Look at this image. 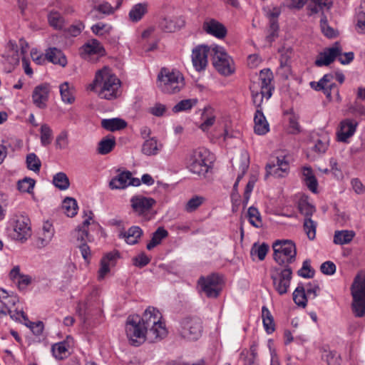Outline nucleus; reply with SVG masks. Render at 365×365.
<instances>
[{
  "label": "nucleus",
  "instance_id": "1",
  "mask_svg": "<svg viewBox=\"0 0 365 365\" xmlns=\"http://www.w3.org/2000/svg\"><path fill=\"white\" fill-rule=\"evenodd\" d=\"M120 84L119 78L105 66L96 71L93 83L87 88L95 91L101 98L113 100L119 96Z\"/></svg>",
  "mask_w": 365,
  "mask_h": 365
},
{
  "label": "nucleus",
  "instance_id": "2",
  "mask_svg": "<svg viewBox=\"0 0 365 365\" xmlns=\"http://www.w3.org/2000/svg\"><path fill=\"white\" fill-rule=\"evenodd\" d=\"M161 319L162 315L160 312L151 307H149L145 311L142 318H140L141 324L147 331L148 339L150 341L162 339L167 334L166 329L161 322Z\"/></svg>",
  "mask_w": 365,
  "mask_h": 365
},
{
  "label": "nucleus",
  "instance_id": "3",
  "mask_svg": "<svg viewBox=\"0 0 365 365\" xmlns=\"http://www.w3.org/2000/svg\"><path fill=\"white\" fill-rule=\"evenodd\" d=\"M273 75L269 69L262 70L258 82H252L250 85L252 101L257 108H259L263 99H269L272 95L274 86L272 83Z\"/></svg>",
  "mask_w": 365,
  "mask_h": 365
},
{
  "label": "nucleus",
  "instance_id": "4",
  "mask_svg": "<svg viewBox=\"0 0 365 365\" xmlns=\"http://www.w3.org/2000/svg\"><path fill=\"white\" fill-rule=\"evenodd\" d=\"M185 86L184 77L178 71L162 68L158 76V87L165 93H176Z\"/></svg>",
  "mask_w": 365,
  "mask_h": 365
},
{
  "label": "nucleus",
  "instance_id": "5",
  "mask_svg": "<svg viewBox=\"0 0 365 365\" xmlns=\"http://www.w3.org/2000/svg\"><path fill=\"white\" fill-rule=\"evenodd\" d=\"M354 57L353 52L342 53V48L339 42H335L331 47L326 48L319 53L315 60V65L318 67L330 65L337 58L339 62L343 64H349Z\"/></svg>",
  "mask_w": 365,
  "mask_h": 365
},
{
  "label": "nucleus",
  "instance_id": "6",
  "mask_svg": "<svg viewBox=\"0 0 365 365\" xmlns=\"http://www.w3.org/2000/svg\"><path fill=\"white\" fill-rule=\"evenodd\" d=\"M210 152L205 148L192 151L187 158V168L199 176H205L210 169Z\"/></svg>",
  "mask_w": 365,
  "mask_h": 365
},
{
  "label": "nucleus",
  "instance_id": "7",
  "mask_svg": "<svg viewBox=\"0 0 365 365\" xmlns=\"http://www.w3.org/2000/svg\"><path fill=\"white\" fill-rule=\"evenodd\" d=\"M351 309L356 317L365 316V275L358 274L351 285Z\"/></svg>",
  "mask_w": 365,
  "mask_h": 365
},
{
  "label": "nucleus",
  "instance_id": "8",
  "mask_svg": "<svg viewBox=\"0 0 365 365\" xmlns=\"http://www.w3.org/2000/svg\"><path fill=\"white\" fill-rule=\"evenodd\" d=\"M272 248L274 259L279 264H288L296 259V246L291 240H277L273 243Z\"/></svg>",
  "mask_w": 365,
  "mask_h": 365
},
{
  "label": "nucleus",
  "instance_id": "9",
  "mask_svg": "<svg viewBox=\"0 0 365 365\" xmlns=\"http://www.w3.org/2000/svg\"><path fill=\"white\" fill-rule=\"evenodd\" d=\"M125 332L130 344L135 346H138L148 339L147 331L142 325L138 315H131L128 317Z\"/></svg>",
  "mask_w": 365,
  "mask_h": 365
},
{
  "label": "nucleus",
  "instance_id": "10",
  "mask_svg": "<svg viewBox=\"0 0 365 365\" xmlns=\"http://www.w3.org/2000/svg\"><path fill=\"white\" fill-rule=\"evenodd\" d=\"M202 322L198 317H185L180 324L178 331L180 335L189 341H196L202 335Z\"/></svg>",
  "mask_w": 365,
  "mask_h": 365
},
{
  "label": "nucleus",
  "instance_id": "11",
  "mask_svg": "<svg viewBox=\"0 0 365 365\" xmlns=\"http://www.w3.org/2000/svg\"><path fill=\"white\" fill-rule=\"evenodd\" d=\"M213 55V65L217 71L222 75L229 76L234 72L232 60L222 46H211Z\"/></svg>",
  "mask_w": 365,
  "mask_h": 365
},
{
  "label": "nucleus",
  "instance_id": "12",
  "mask_svg": "<svg viewBox=\"0 0 365 365\" xmlns=\"http://www.w3.org/2000/svg\"><path fill=\"white\" fill-rule=\"evenodd\" d=\"M292 271L290 267L287 266L281 269L274 268L271 272V279L275 290L280 294H284L287 292L292 279Z\"/></svg>",
  "mask_w": 365,
  "mask_h": 365
},
{
  "label": "nucleus",
  "instance_id": "13",
  "mask_svg": "<svg viewBox=\"0 0 365 365\" xmlns=\"http://www.w3.org/2000/svg\"><path fill=\"white\" fill-rule=\"evenodd\" d=\"M198 284L201 291L209 298H217L222 291V279L217 274L200 277Z\"/></svg>",
  "mask_w": 365,
  "mask_h": 365
},
{
  "label": "nucleus",
  "instance_id": "14",
  "mask_svg": "<svg viewBox=\"0 0 365 365\" xmlns=\"http://www.w3.org/2000/svg\"><path fill=\"white\" fill-rule=\"evenodd\" d=\"M14 238L25 241L31 236L30 220L27 216L20 215L14 218Z\"/></svg>",
  "mask_w": 365,
  "mask_h": 365
},
{
  "label": "nucleus",
  "instance_id": "15",
  "mask_svg": "<svg viewBox=\"0 0 365 365\" xmlns=\"http://www.w3.org/2000/svg\"><path fill=\"white\" fill-rule=\"evenodd\" d=\"M211 46H198L192 50V61L193 66L197 71L204 70L207 65V56Z\"/></svg>",
  "mask_w": 365,
  "mask_h": 365
},
{
  "label": "nucleus",
  "instance_id": "16",
  "mask_svg": "<svg viewBox=\"0 0 365 365\" xmlns=\"http://www.w3.org/2000/svg\"><path fill=\"white\" fill-rule=\"evenodd\" d=\"M289 161L286 159V156H277L276 163L267 165L266 177L268 175H273L276 178L284 177L289 170Z\"/></svg>",
  "mask_w": 365,
  "mask_h": 365
},
{
  "label": "nucleus",
  "instance_id": "17",
  "mask_svg": "<svg viewBox=\"0 0 365 365\" xmlns=\"http://www.w3.org/2000/svg\"><path fill=\"white\" fill-rule=\"evenodd\" d=\"M334 76L331 73L325 74L318 82H310L312 88L317 91H322L329 100L331 99V90L335 87L333 83Z\"/></svg>",
  "mask_w": 365,
  "mask_h": 365
},
{
  "label": "nucleus",
  "instance_id": "18",
  "mask_svg": "<svg viewBox=\"0 0 365 365\" xmlns=\"http://www.w3.org/2000/svg\"><path fill=\"white\" fill-rule=\"evenodd\" d=\"M130 202L134 212L141 215L148 212L155 203V201L151 197L136 195L131 198Z\"/></svg>",
  "mask_w": 365,
  "mask_h": 365
},
{
  "label": "nucleus",
  "instance_id": "19",
  "mask_svg": "<svg viewBox=\"0 0 365 365\" xmlns=\"http://www.w3.org/2000/svg\"><path fill=\"white\" fill-rule=\"evenodd\" d=\"M49 92V86L46 83L36 86L32 93L34 104L38 108H45L48 100Z\"/></svg>",
  "mask_w": 365,
  "mask_h": 365
},
{
  "label": "nucleus",
  "instance_id": "20",
  "mask_svg": "<svg viewBox=\"0 0 365 365\" xmlns=\"http://www.w3.org/2000/svg\"><path fill=\"white\" fill-rule=\"evenodd\" d=\"M279 52L280 53V66L278 68V73L285 78H287L291 73L290 60L293 51L289 47H283L279 50Z\"/></svg>",
  "mask_w": 365,
  "mask_h": 365
},
{
  "label": "nucleus",
  "instance_id": "21",
  "mask_svg": "<svg viewBox=\"0 0 365 365\" xmlns=\"http://www.w3.org/2000/svg\"><path fill=\"white\" fill-rule=\"evenodd\" d=\"M203 29L207 34L218 38H222L227 34L226 28L215 19L205 21L203 24Z\"/></svg>",
  "mask_w": 365,
  "mask_h": 365
},
{
  "label": "nucleus",
  "instance_id": "22",
  "mask_svg": "<svg viewBox=\"0 0 365 365\" xmlns=\"http://www.w3.org/2000/svg\"><path fill=\"white\" fill-rule=\"evenodd\" d=\"M185 21L181 17L164 18L159 23V28L165 32H175L182 28Z\"/></svg>",
  "mask_w": 365,
  "mask_h": 365
},
{
  "label": "nucleus",
  "instance_id": "23",
  "mask_svg": "<svg viewBox=\"0 0 365 365\" xmlns=\"http://www.w3.org/2000/svg\"><path fill=\"white\" fill-rule=\"evenodd\" d=\"M358 123L353 120L346 119L341 123L340 131L338 133L339 141L346 142L348 138L354 135Z\"/></svg>",
  "mask_w": 365,
  "mask_h": 365
},
{
  "label": "nucleus",
  "instance_id": "24",
  "mask_svg": "<svg viewBox=\"0 0 365 365\" xmlns=\"http://www.w3.org/2000/svg\"><path fill=\"white\" fill-rule=\"evenodd\" d=\"M118 253L110 252L106 254L101 260V267L98 271V279H104L106 275L110 272V267L115 265V260L118 258Z\"/></svg>",
  "mask_w": 365,
  "mask_h": 365
},
{
  "label": "nucleus",
  "instance_id": "25",
  "mask_svg": "<svg viewBox=\"0 0 365 365\" xmlns=\"http://www.w3.org/2000/svg\"><path fill=\"white\" fill-rule=\"evenodd\" d=\"M104 49L100 42L96 39H92L86 43L81 48V56L83 58H86L92 54L103 55Z\"/></svg>",
  "mask_w": 365,
  "mask_h": 365
},
{
  "label": "nucleus",
  "instance_id": "26",
  "mask_svg": "<svg viewBox=\"0 0 365 365\" xmlns=\"http://www.w3.org/2000/svg\"><path fill=\"white\" fill-rule=\"evenodd\" d=\"M46 57L48 61L54 64H58L62 67H65L67 64V59L66 56L63 54L61 50L57 48H48L46 51Z\"/></svg>",
  "mask_w": 365,
  "mask_h": 365
},
{
  "label": "nucleus",
  "instance_id": "27",
  "mask_svg": "<svg viewBox=\"0 0 365 365\" xmlns=\"http://www.w3.org/2000/svg\"><path fill=\"white\" fill-rule=\"evenodd\" d=\"M254 122L255 133L258 135H264L269 130V123L261 110L257 109L256 110Z\"/></svg>",
  "mask_w": 365,
  "mask_h": 365
},
{
  "label": "nucleus",
  "instance_id": "28",
  "mask_svg": "<svg viewBox=\"0 0 365 365\" xmlns=\"http://www.w3.org/2000/svg\"><path fill=\"white\" fill-rule=\"evenodd\" d=\"M332 4V0H310L308 5L309 15H313L319 12L324 14L325 11L330 9Z\"/></svg>",
  "mask_w": 365,
  "mask_h": 365
},
{
  "label": "nucleus",
  "instance_id": "29",
  "mask_svg": "<svg viewBox=\"0 0 365 365\" xmlns=\"http://www.w3.org/2000/svg\"><path fill=\"white\" fill-rule=\"evenodd\" d=\"M131 177L130 171H123L113 178L109 182V187L112 190L125 189L128 186L129 179Z\"/></svg>",
  "mask_w": 365,
  "mask_h": 365
},
{
  "label": "nucleus",
  "instance_id": "30",
  "mask_svg": "<svg viewBox=\"0 0 365 365\" xmlns=\"http://www.w3.org/2000/svg\"><path fill=\"white\" fill-rule=\"evenodd\" d=\"M53 235L54 229L53 225L49 222H44L38 239L39 246L43 247L48 245L51 241Z\"/></svg>",
  "mask_w": 365,
  "mask_h": 365
},
{
  "label": "nucleus",
  "instance_id": "31",
  "mask_svg": "<svg viewBox=\"0 0 365 365\" xmlns=\"http://www.w3.org/2000/svg\"><path fill=\"white\" fill-rule=\"evenodd\" d=\"M163 145L155 138H150L145 140L142 145L143 154L150 156L157 155L162 149Z\"/></svg>",
  "mask_w": 365,
  "mask_h": 365
},
{
  "label": "nucleus",
  "instance_id": "32",
  "mask_svg": "<svg viewBox=\"0 0 365 365\" xmlns=\"http://www.w3.org/2000/svg\"><path fill=\"white\" fill-rule=\"evenodd\" d=\"M148 4L146 2L135 4L129 12V18L133 22L139 21L148 12Z\"/></svg>",
  "mask_w": 365,
  "mask_h": 365
},
{
  "label": "nucleus",
  "instance_id": "33",
  "mask_svg": "<svg viewBox=\"0 0 365 365\" xmlns=\"http://www.w3.org/2000/svg\"><path fill=\"white\" fill-rule=\"evenodd\" d=\"M61 100L68 104H72L75 101L74 88L68 82H64L59 86Z\"/></svg>",
  "mask_w": 365,
  "mask_h": 365
},
{
  "label": "nucleus",
  "instance_id": "34",
  "mask_svg": "<svg viewBox=\"0 0 365 365\" xmlns=\"http://www.w3.org/2000/svg\"><path fill=\"white\" fill-rule=\"evenodd\" d=\"M142 235V230L138 226H133L129 228L127 232L121 233L120 237L124 238L128 244L134 245L138 242Z\"/></svg>",
  "mask_w": 365,
  "mask_h": 365
},
{
  "label": "nucleus",
  "instance_id": "35",
  "mask_svg": "<svg viewBox=\"0 0 365 365\" xmlns=\"http://www.w3.org/2000/svg\"><path fill=\"white\" fill-rule=\"evenodd\" d=\"M202 120L200 128L204 131H207L215 123V116L213 114V109L211 107H205L202 113Z\"/></svg>",
  "mask_w": 365,
  "mask_h": 365
},
{
  "label": "nucleus",
  "instance_id": "36",
  "mask_svg": "<svg viewBox=\"0 0 365 365\" xmlns=\"http://www.w3.org/2000/svg\"><path fill=\"white\" fill-rule=\"evenodd\" d=\"M354 235V232L351 230H337L334 232L333 241L336 245H346L353 240Z\"/></svg>",
  "mask_w": 365,
  "mask_h": 365
},
{
  "label": "nucleus",
  "instance_id": "37",
  "mask_svg": "<svg viewBox=\"0 0 365 365\" xmlns=\"http://www.w3.org/2000/svg\"><path fill=\"white\" fill-rule=\"evenodd\" d=\"M101 125L106 130L115 131L126 127V122L120 118L103 119Z\"/></svg>",
  "mask_w": 365,
  "mask_h": 365
},
{
  "label": "nucleus",
  "instance_id": "38",
  "mask_svg": "<svg viewBox=\"0 0 365 365\" xmlns=\"http://www.w3.org/2000/svg\"><path fill=\"white\" fill-rule=\"evenodd\" d=\"M115 145L114 137L107 136L98 144L97 151L101 155H106L111 152Z\"/></svg>",
  "mask_w": 365,
  "mask_h": 365
},
{
  "label": "nucleus",
  "instance_id": "39",
  "mask_svg": "<svg viewBox=\"0 0 365 365\" xmlns=\"http://www.w3.org/2000/svg\"><path fill=\"white\" fill-rule=\"evenodd\" d=\"M168 235V232L163 227H158L155 232L153 233L152 238L147 245V249L151 250L157 245H160L162 240Z\"/></svg>",
  "mask_w": 365,
  "mask_h": 365
},
{
  "label": "nucleus",
  "instance_id": "40",
  "mask_svg": "<svg viewBox=\"0 0 365 365\" xmlns=\"http://www.w3.org/2000/svg\"><path fill=\"white\" fill-rule=\"evenodd\" d=\"M304 181L308 188L313 192H316L317 190V180L313 174L312 170L310 168H304L302 172Z\"/></svg>",
  "mask_w": 365,
  "mask_h": 365
},
{
  "label": "nucleus",
  "instance_id": "41",
  "mask_svg": "<svg viewBox=\"0 0 365 365\" xmlns=\"http://www.w3.org/2000/svg\"><path fill=\"white\" fill-rule=\"evenodd\" d=\"M307 294L305 292V287L301 284L295 289L293 292V300L299 307H305L307 302Z\"/></svg>",
  "mask_w": 365,
  "mask_h": 365
},
{
  "label": "nucleus",
  "instance_id": "42",
  "mask_svg": "<svg viewBox=\"0 0 365 365\" xmlns=\"http://www.w3.org/2000/svg\"><path fill=\"white\" fill-rule=\"evenodd\" d=\"M18 46L13 41H9L7 43V50L9 53L7 57V61L12 66H16L19 63V54L17 51Z\"/></svg>",
  "mask_w": 365,
  "mask_h": 365
},
{
  "label": "nucleus",
  "instance_id": "43",
  "mask_svg": "<svg viewBox=\"0 0 365 365\" xmlns=\"http://www.w3.org/2000/svg\"><path fill=\"white\" fill-rule=\"evenodd\" d=\"M62 209L68 217H73L77 214L78 205L75 199L66 197L62 204Z\"/></svg>",
  "mask_w": 365,
  "mask_h": 365
},
{
  "label": "nucleus",
  "instance_id": "44",
  "mask_svg": "<svg viewBox=\"0 0 365 365\" xmlns=\"http://www.w3.org/2000/svg\"><path fill=\"white\" fill-rule=\"evenodd\" d=\"M48 21L51 26L56 30L62 29L64 24V19L60 13L51 11L48 14Z\"/></svg>",
  "mask_w": 365,
  "mask_h": 365
},
{
  "label": "nucleus",
  "instance_id": "45",
  "mask_svg": "<svg viewBox=\"0 0 365 365\" xmlns=\"http://www.w3.org/2000/svg\"><path fill=\"white\" fill-rule=\"evenodd\" d=\"M262 317L266 331L268 334L272 333L274 331V319L270 312L266 307H263L262 309Z\"/></svg>",
  "mask_w": 365,
  "mask_h": 365
},
{
  "label": "nucleus",
  "instance_id": "46",
  "mask_svg": "<svg viewBox=\"0 0 365 365\" xmlns=\"http://www.w3.org/2000/svg\"><path fill=\"white\" fill-rule=\"evenodd\" d=\"M197 103L196 98L182 100L173 107L172 110L175 113L187 111L194 107Z\"/></svg>",
  "mask_w": 365,
  "mask_h": 365
},
{
  "label": "nucleus",
  "instance_id": "47",
  "mask_svg": "<svg viewBox=\"0 0 365 365\" xmlns=\"http://www.w3.org/2000/svg\"><path fill=\"white\" fill-rule=\"evenodd\" d=\"M322 357L327 362V365H340L341 357L334 351L324 349Z\"/></svg>",
  "mask_w": 365,
  "mask_h": 365
},
{
  "label": "nucleus",
  "instance_id": "48",
  "mask_svg": "<svg viewBox=\"0 0 365 365\" xmlns=\"http://www.w3.org/2000/svg\"><path fill=\"white\" fill-rule=\"evenodd\" d=\"M54 185L61 190H65L70 185L69 180L64 173H58L56 174L53 179Z\"/></svg>",
  "mask_w": 365,
  "mask_h": 365
},
{
  "label": "nucleus",
  "instance_id": "49",
  "mask_svg": "<svg viewBox=\"0 0 365 365\" xmlns=\"http://www.w3.org/2000/svg\"><path fill=\"white\" fill-rule=\"evenodd\" d=\"M312 150L318 154H322L326 152L329 145V138L327 135H323L314 140Z\"/></svg>",
  "mask_w": 365,
  "mask_h": 365
},
{
  "label": "nucleus",
  "instance_id": "50",
  "mask_svg": "<svg viewBox=\"0 0 365 365\" xmlns=\"http://www.w3.org/2000/svg\"><path fill=\"white\" fill-rule=\"evenodd\" d=\"M26 163L29 170L35 173L39 172L41 163L35 153H32L28 154L26 156Z\"/></svg>",
  "mask_w": 365,
  "mask_h": 365
},
{
  "label": "nucleus",
  "instance_id": "51",
  "mask_svg": "<svg viewBox=\"0 0 365 365\" xmlns=\"http://www.w3.org/2000/svg\"><path fill=\"white\" fill-rule=\"evenodd\" d=\"M268 250L269 246L267 244L258 245L255 243L251 249L250 254L252 256L257 255L258 259L262 261L265 258Z\"/></svg>",
  "mask_w": 365,
  "mask_h": 365
},
{
  "label": "nucleus",
  "instance_id": "52",
  "mask_svg": "<svg viewBox=\"0 0 365 365\" xmlns=\"http://www.w3.org/2000/svg\"><path fill=\"white\" fill-rule=\"evenodd\" d=\"M74 237L76 238L79 244L87 243L93 241V237L89 235L88 229L78 227L74 231Z\"/></svg>",
  "mask_w": 365,
  "mask_h": 365
},
{
  "label": "nucleus",
  "instance_id": "53",
  "mask_svg": "<svg viewBox=\"0 0 365 365\" xmlns=\"http://www.w3.org/2000/svg\"><path fill=\"white\" fill-rule=\"evenodd\" d=\"M52 352L54 357L57 359H62L66 357L68 354V346L66 342H60L52 346Z\"/></svg>",
  "mask_w": 365,
  "mask_h": 365
},
{
  "label": "nucleus",
  "instance_id": "54",
  "mask_svg": "<svg viewBox=\"0 0 365 365\" xmlns=\"http://www.w3.org/2000/svg\"><path fill=\"white\" fill-rule=\"evenodd\" d=\"M41 143L43 146H46L51 143L53 132L51 128L47 125L43 124L41 127Z\"/></svg>",
  "mask_w": 365,
  "mask_h": 365
},
{
  "label": "nucleus",
  "instance_id": "55",
  "mask_svg": "<svg viewBox=\"0 0 365 365\" xmlns=\"http://www.w3.org/2000/svg\"><path fill=\"white\" fill-rule=\"evenodd\" d=\"M248 217L250 224L255 227H260L262 225L260 214L258 210L254 207L248 209Z\"/></svg>",
  "mask_w": 365,
  "mask_h": 365
},
{
  "label": "nucleus",
  "instance_id": "56",
  "mask_svg": "<svg viewBox=\"0 0 365 365\" xmlns=\"http://www.w3.org/2000/svg\"><path fill=\"white\" fill-rule=\"evenodd\" d=\"M204 202L205 198L203 197L195 195L187 201L185 210L187 212H192L196 210Z\"/></svg>",
  "mask_w": 365,
  "mask_h": 365
},
{
  "label": "nucleus",
  "instance_id": "57",
  "mask_svg": "<svg viewBox=\"0 0 365 365\" xmlns=\"http://www.w3.org/2000/svg\"><path fill=\"white\" fill-rule=\"evenodd\" d=\"M317 222L311 218H305L304 222V230L308 238L311 240H314L316 236Z\"/></svg>",
  "mask_w": 365,
  "mask_h": 365
},
{
  "label": "nucleus",
  "instance_id": "58",
  "mask_svg": "<svg viewBox=\"0 0 365 365\" xmlns=\"http://www.w3.org/2000/svg\"><path fill=\"white\" fill-rule=\"evenodd\" d=\"M298 207L300 212L305 216V218H310L316 210L315 207L306 200H301L299 202Z\"/></svg>",
  "mask_w": 365,
  "mask_h": 365
},
{
  "label": "nucleus",
  "instance_id": "59",
  "mask_svg": "<svg viewBox=\"0 0 365 365\" xmlns=\"http://www.w3.org/2000/svg\"><path fill=\"white\" fill-rule=\"evenodd\" d=\"M35 180L32 178H25L18 182V189L23 192L31 193L34 187Z\"/></svg>",
  "mask_w": 365,
  "mask_h": 365
},
{
  "label": "nucleus",
  "instance_id": "60",
  "mask_svg": "<svg viewBox=\"0 0 365 365\" xmlns=\"http://www.w3.org/2000/svg\"><path fill=\"white\" fill-rule=\"evenodd\" d=\"M320 27L322 33L328 38H334L337 36V32L327 24L325 16H322L320 20Z\"/></svg>",
  "mask_w": 365,
  "mask_h": 365
},
{
  "label": "nucleus",
  "instance_id": "61",
  "mask_svg": "<svg viewBox=\"0 0 365 365\" xmlns=\"http://www.w3.org/2000/svg\"><path fill=\"white\" fill-rule=\"evenodd\" d=\"M298 274L304 278L313 277L314 271L311 268L308 260H305L303 262L302 267L298 271Z\"/></svg>",
  "mask_w": 365,
  "mask_h": 365
},
{
  "label": "nucleus",
  "instance_id": "62",
  "mask_svg": "<svg viewBox=\"0 0 365 365\" xmlns=\"http://www.w3.org/2000/svg\"><path fill=\"white\" fill-rule=\"evenodd\" d=\"M364 111L365 106H363L361 103L357 102L356 101H354L353 104L349 105L348 108L349 113L361 117L364 115Z\"/></svg>",
  "mask_w": 365,
  "mask_h": 365
},
{
  "label": "nucleus",
  "instance_id": "63",
  "mask_svg": "<svg viewBox=\"0 0 365 365\" xmlns=\"http://www.w3.org/2000/svg\"><path fill=\"white\" fill-rule=\"evenodd\" d=\"M24 325L29 327L36 336L41 334L43 330V324L41 322H32L28 321V322L24 323Z\"/></svg>",
  "mask_w": 365,
  "mask_h": 365
},
{
  "label": "nucleus",
  "instance_id": "64",
  "mask_svg": "<svg viewBox=\"0 0 365 365\" xmlns=\"http://www.w3.org/2000/svg\"><path fill=\"white\" fill-rule=\"evenodd\" d=\"M68 133L63 130L56 137V145L59 149H64L68 146Z\"/></svg>",
  "mask_w": 365,
  "mask_h": 365
}]
</instances>
